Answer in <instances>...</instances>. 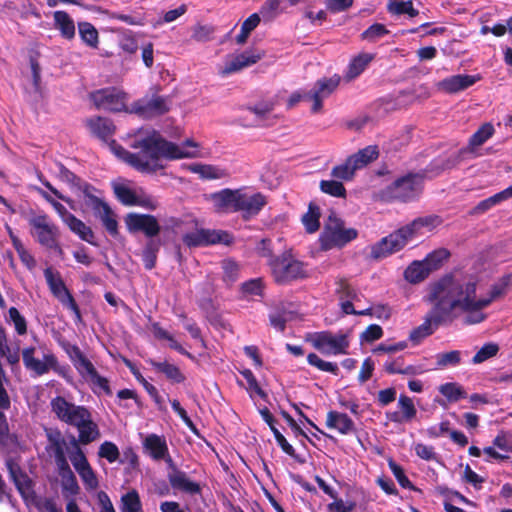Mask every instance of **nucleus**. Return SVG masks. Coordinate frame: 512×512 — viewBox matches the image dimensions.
Masks as SVG:
<instances>
[{"label": "nucleus", "instance_id": "obj_50", "mask_svg": "<svg viewBox=\"0 0 512 512\" xmlns=\"http://www.w3.org/2000/svg\"><path fill=\"white\" fill-rule=\"evenodd\" d=\"M439 391L443 396L452 402H456L459 399L466 397L465 391L457 383L443 384L439 387Z\"/></svg>", "mask_w": 512, "mask_h": 512}, {"label": "nucleus", "instance_id": "obj_21", "mask_svg": "<svg viewBox=\"0 0 512 512\" xmlns=\"http://www.w3.org/2000/svg\"><path fill=\"white\" fill-rule=\"evenodd\" d=\"M6 466L9 471L10 478L22 497L25 500L33 499L34 491L32 481L29 476L22 471L19 463L15 459L9 458L6 461Z\"/></svg>", "mask_w": 512, "mask_h": 512}, {"label": "nucleus", "instance_id": "obj_46", "mask_svg": "<svg viewBox=\"0 0 512 512\" xmlns=\"http://www.w3.org/2000/svg\"><path fill=\"white\" fill-rule=\"evenodd\" d=\"M122 512H141L142 505L138 493L132 490L121 497Z\"/></svg>", "mask_w": 512, "mask_h": 512}, {"label": "nucleus", "instance_id": "obj_29", "mask_svg": "<svg viewBox=\"0 0 512 512\" xmlns=\"http://www.w3.org/2000/svg\"><path fill=\"white\" fill-rule=\"evenodd\" d=\"M55 28L60 31L62 37L70 40L75 37V24L73 19L65 11H55L53 14Z\"/></svg>", "mask_w": 512, "mask_h": 512}, {"label": "nucleus", "instance_id": "obj_43", "mask_svg": "<svg viewBox=\"0 0 512 512\" xmlns=\"http://www.w3.org/2000/svg\"><path fill=\"white\" fill-rule=\"evenodd\" d=\"M189 169L204 179H219L225 175L222 169L208 164H193Z\"/></svg>", "mask_w": 512, "mask_h": 512}, {"label": "nucleus", "instance_id": "obj_37", "mask_svg": "<svg viewBox=\"0 0 512 512\" xmlns=\"http://www.w3.org/2000/svg\"><path fill=\"white\" fill-rule=\"evenodd\" d=\"M96 217L100 219L103 226L112 237L119 235L117 216L110 206L106 207Z\"/></svg>", "mask_w": 512, "mask_h": 512}, {"label": "nucleus", "instance_id": "obj_6", "mask_svg": "<svg viewBox=\"0 0 512 512\" xmlns=\"http://www.w3.org/2000/svg\"><path fill=\"white\" fill-rule=\"evenodd\" d=\"M422 183L419 174H407L385 187L381 191V197L386 201H411L421 193Z\"/></svg>", "mask_w": 512, "mask_h": 512}, {"label": "nucleus", "instance_id": "obj_28", "mask_svg": "<svg viewBox=\"0 0 512 512\" xmlns=\"http://www.w3.org/2000/svg\"><path fill=\"white\" fill-rule=\"evenodd\" d=\"M143 445L149 452L150 456L155 460L165 458L167 455L168 447L166 441L156 434L148 435L145 438Z\"/></svg>", "mask_w": 512, "mask_h": 512}, {"label": "nucleus", "instance_id": "obj_9", "mask_svg": "<svg viewBox=\"0 0 512 512\" xmlns=\"http://www.w3.org/2000/svg\"><path fill=\"white\" fill-rule=\"evenodd\" d=\"M113 190L117 199L125 206H139L148 210H155L158 207L157 200L141 188L115 183Z\"/></svg>", "mask_w": 512, "mask_h": 512}, {"label": "nucleus", "instance_id": "obj_59", "mask_svg": "<svg viewBox=\"0 0 512 512\" xmlns=\"http://www.w3.org/2000/svg\"><path fill=\"white\" fill-rule=\"evenodd\" d=\"M87 490H96L99 487L98 478L91 465L77 472Z\"/></svg>", "mask_w": 512, "mask_h": 512}, {"label": "nucleus", "instance_id": "obj_25", "mask_svg": "<svg viewBox=\"0 0 512 512\" xmlns=\"http://www.w3.org/2000/svg\"><path fill=\"white\" fill-rule=\"evenodd\" d=\"M168 480L172 488L183 491L188 494H198L201 491L200 485L188 478L186 473L173 468L168 474Z\"/></svg>", "mask_w": 512, "mask_h": 512}, {"label": "nucleus", "instance_id": "obj_4", "mask_svg": "<svg viewBox=\"0 0 512 512\" xmlns=\"http://www.w3.org/2000/svg\"><path fill=\"white\" fill-rule=\"evenodd\" d=\"M441 223L442 221L438 216L419 217L372 246L371 256L379 259L397 252L404 248L414 237L432 231Z\"/></svg>", "mask_w": 512, "mask_h": 512}, {"label": "nucleus", "instance_id": "obj_16", "mask_svg": "<svg viewBox=\"0 0 512 512\" xmlns=\"http://www.w3.org/2000/svg\"><path fill=\"white\" fill-rule=\"evenodd\" d=\"M262 57L263 53L256 51L227 55L224 62L218 66L217 73L222 77H227L257 63Z\"/></svg>", "mask_w": 512, "mask_h": 512}, {"label": "nucleus", "instance_id": "obj_19", "mask_svg": "<svg viewBox=\"0 0 512 512\" xmlns=\"http://www.w3.org/2000/svg\"><path fill=\"white\" fill-rule=\"evenodd\" d=\"M266 204L267 198L262 193L237 189V212L244 218L257 215Z\"/></svg>", "mask_w": 512, "mask_h": 512}, {"label": "nucleus", "instance_id": "obj_31", "mask_svg": "<svg viewBox=\"0 0 512 512\" xmlns=\"http://www.w3.org/2000/svg\"><path fill=\"white\" fill-rule=\"evenodd\" d=\"M378 154L379 153L376 146H367L364 149L359 150L357 153L351 155L349 159L354 168L358 170L376 160Z\"/></svg>", "mask_w": 512, "mask_h": 512}, {"label": "nucleus", "instance_id": "obj_41", "mask_svg": "<svg viewBox=\"0 0 512 512\" xmlns=\"http://www.w3.org/2000/svg\"><path fill=\"white\" fill-rule=\"evenodd\" d=\"M458 163L459 156L456 154L446 158H438L431 162L428 168V172L435 176L443 171L454 168Z\"/></svg>", "mask_w": 512, "mask_h": 512}, {"label": "nucleus", "instance_id": "obj_26", "mask_svg": "<svg viewBox=\"0 0 512 512\" xmlns=\"http://www.w3.org/2000/svg\"><path fill=\"white\" fill-rule=\"evenodd\" d=\"M326 425L328 428L334 429L342 435H347L355 431L354 422L346 414L337 411L328 412Z\"/></svg>", "mask_w": 512, "mask_h": 512}, {"label": "nucleus", "instance_id": "obj_8", "mask_svg": "<svg viewBox=\"0 0 512 512\" xmlns=\"http://www.w3.org/2000/svg\"><path fill=\"white\" fill-rule=\"evenodd\" d=\"M269 266L274 280L279 284H286L307 276L303 263L289 253L271 259Z\"/></svg>", "mask_w": 512, "mask_h": 512}, {"label": "nucleus", "instance_id": "obj_2", "mask_svg": "<svg viewBox=\"0 0 512 512\" xmlns=\"http://www.w3.org/2000/svg\"><path fill=\"white\" fill-rule=\"evenodd\" d=\"M430 298L449 324L459 312L466 314L464 323L469 325L478 324L486 318L482 310L487 307V302L477 298L476 283L472 280L442 279L433 288Z\"/></svg>", "mask_w": 512, "mask_h": 512}, {"label": "nucleus", "instance_id": "obj_10", "mask_svg": "<svg viewBox=\"0 0 512 512\" xmlns=\"http://www.w3.org/2000/svg\"><path fill=\"white\" fill-rule=\"evenodd\" d=\"M46 282L52 294L68 309H70L78 321L81 320V313L74 298L66 288L59 272L54 271L51 267L44 270Z\"/></svg>", "mask_w": 512, "mask_h": 512}, {"label": "nucleus", "instance_id": "obj_60", "mask_svg": "<svg viewBox=\"0 0 512 512\" xmlns=\"http://www.w3.org/2000/svg\"><path fill=\"white\" fill-rule=\"evenodd\" d=\"M13 247L17 251L22 263L29 269L33 270L36 267L35 258L26 250L20 239H13Z\"/></svg>", "mask_w": 512, "mask_h": 512}, {"label": "nucleus", "instance_id": "obj_63", "mask_svg": "<svg viewBox=\"0 0 512 512\" xmlns=\"http://www.w3.org/2000/svg\"><path fill=\"white\" fill-rule=\"evenodd\" d=\"M215 29L211 25L197 24L192 29V38L197 42H207L213 38Z\"/></svg>", "mask_w": 512, "mask_h": 512}, {"label": "nucleus", "instance_id": "obj_40", "mask_svg": "<svg viewBox=\"0 0 512 512\" xmlns=\"http://www.w3.org/2000/svg\"><path fill=\"white\" fill-rule=\"evenodd\" d=\"M149 363L159 372H162L166 375L168 379L171 381L180 383L184 380V376L182 375L179 368L168 362H157L154 360H150Z\"/></svg>", "mask_w": 512, "mask_h": 512}, {"label": "nucleus", "instance_id": "obj_13", "mask_svg": "<svg viewBox=\"0 0 512 512\" xmlns=\"http://www.w3.org/2000/svg\"><path fill=\"white\" fill-rule=\"evenodd\" d=\"M35 353V347H27L22 351L23 364L27 370L36 376H41L56 368L57 359L52 352L43 351L41 358L35 357Z\"/></svg>", "mask_w": 512, "mask_h": 512}, {"label": "nucleus", "instance_id": "obj_1", "mask_svg": "<svg viewBox=\"0 0 512 512\" xmlns=\"http://www.w3.org/2000/svg\"><path fill=\"white\" fill-rule=\"evenodd\" d=\"M91 133L104 142H108L111 151L121 160L141 172H155L162 169V158L176 160L198 156V144L187 140L180 145L165 140L155 130H139L130 139V147L138 150L131 153L119 146L110 138L115 132V126L106 118L93 117L87 120Z\"/></svg>", "mask_w": 512, "mask_h": 512}, {"label": "nucleus", "instance_id": "obj_15", "mask_svg": "<svg viewBox=\"0 0 512 512\" xmlns=\"http://www.w3.org/2000/svg\"><path fill=\"white\" fill-rule=\"evenodd\" d=\"M29 224L32 227V236L46 248L55 246L58 239V227L50 221L47 215H34L29 218Z\"/></svg>", "mask_w": 512, "mask_h": 512}, {"label": "nucleus", "instance_id": "obj_24", "mask_svg": "<svg viewBox=\"0 0 512 512\" xmlns=\"http://www.w3.org/2000/svg\"><path fill=\"white\" fill-rule=\"evenodd\" d=\"M276 106L274 98L262 99L254 105L249 106L247 109L255 115V122L257 125L272 124L275 119L272 112Z\"/></svg>", "mask_w": 512, "mask_h": 512}, {"label": "nucleus", "instance_id": "obj_49", "mask_svg": "<svg viewBox=\"0 0 512 512\" xmlns=\"http://www.w3.org/2000/svg\"><path fill=\"white\" fill-rule=\"evenodd\" d=\"M494 127L491 123L483 124L470 138L469 144L477 147L485 143L494 134Z\"/></svg>", "mask_w": 512, "mask_h": 512}, {"label": "nucleus", "instance_id": "obj_38", "mask_svg": "<svg viewBox=\"0 0 512 512\" xmlns=\"http://www.w3.org/2000/svg\"><path fill=\"white\" fill-rule=\"evenodd\" d=\"M511 283V275H505L501 277L492 287L488 297L480 298V301H486L487 306L494 300L502 297L506 294L508 287Z\"/></svg>", "mask_w": 512, "mask_h": 512}, {"label": "nucleus", "instance_id": "obj_54", "mask_svg": "<svg viewBox=\"0 0 512 512\" xmlns=\"http://www.w3.org/2000/svg\"><path fill=\"white\" fill-rule=\"evenodd\" d=\"M398 407L400 409V413L407 422H410L415 418L417 410L410 397L404 394L400 395L398 399Z\"/></svg>", "mask_w": 512, "mask_h": 512}, {"label": "nucleus", "instance_id": "obj_53", "mask_svg": "<svg viewBox=\"0 0 512 512\" xmlns=\"http://www.w3.org/2000/svg\"><path fill=\"white\" fill-rule=\"evenodd\" d=\"M388 34L389 30L383 24L375 23L361 34V38L374 43Z\"/></svg>", "mask_w": 512, "mask_h": 512}, {"label": "nucleus", "instance_id": "obj_5", "mask_svg": "<svg viewBox=\"0 0 512 512\" xmlns=\"http://www.w3.org/2000/svg\"><path fill=\"white\" fill-rule=\"evenodd\" d=\"M357 231L354 228L346 227L345 223L332 214L328 217L324 230L320 236L321 247L329 250L334 247H342L357 237Z\"/></svg>", "mask_w": 512, "mask_h": 512}, {"label": "nucleus", "instance_id": "obj_18", "mask_svg": "<svg viewBox=\"0 0 512 512\" xmlns=\"http://www.w3.org/2000/svg\"><path fill=\"white\" fill-rule=\"evenodd\" d=\"M124 222L130 233L141 231L148 237L157 236L161 230L156 217L150 214L128 213Z\"/></svg>", "mask_w": 512, "mask_h": 512}, {"label": "nucleus", "instance_id": "obj_27", "mask_svg": "<svg viewBox=\"0 0 512 512\" xmlns=\"http://www.w3.org/2000/svg\"><path fill=\"white\" fill-rule=\"evenodd\" d=\"M374 58V54L367 52H363L354 56L349 62L344 78L347 81H351L357 78L361 73L364 72V70L373 61Z\"/></svg>", "mask_w": 512, "mask_h": 512}, {"label": "nucleus", "instance_id": "obj_47", "mask_svg": "<svg viewBox=\"0 0 512 512\" xmlns=\"http://www.w3.org/2000/svg\"><path fill=\"white\" fill-rule=\"evenodd\" d=\"M499 352V345L494 342H489L484 344L473 356L472 363L473 364H481L486 360L493 358Z\"/></svg>", "mask_w": 512, "mask_h": 512}, {"label": "nucleus", "instance_id": "obj_14", "mask_svg": "<svg viewBox=\"0 0 512 512\" xmlns=\"http://www.w3.org/2000/svg\"><path fill=\"white\" fill-rule=\"evenodd\" d=\"M91 99L98 109L112 112L129 111L126 108L127 94L116 88H106L91 94Z\"/></svg>", "mask_w": 512, "mask_h": 512}, {"label": "nucleus", "instance_id": "obj_35", "mask_svg": "<svg viewBox=\"0 0 512 512\" xmlns=\"http://www.w3.org/2000/svg\"><path fill=\"white\" fill-rule=\"evenodd\" d=\"M73 353L72 360L76 369L83 377L89 379L96 372L93 364L83 355L79 348L74 347Z\"/></svg>", "mask_w": 512, "mask_h": 512}, {"label": "nucleus", "instance_id": "obj_12", "mask_svg": "<svg viewBox=\"0 0 512 512\" xmlns=\"http://www.w3.org/2000/svg\"><path fill=\"white\" fill-rule=\"evenodd\" d=\"M233 236L226 231L222 230H209L200 229L183 236V242L188 247H198L211 244H224L231 245L233 243Z\"/></svg>", "mask_w": 512, "mask_h": 512}, {"label": "nucleus", "instance_id": "obj_45", "mask_svg": "<svg viewBox=\"0 0 512 512\" xmlns=\"http://www.w3.org/2000/svg\"><path fill=\"white\" fill-rule=\"evenodd\" d=\"M436 366L438 369H443L449 366H456L461 362V352L452 350L449 352L438 353L435 356Z\"/></svg>", "mask_w": 512, "mask_h": 512}, {"label": "nucleus", "instance_id": "obj_56", "mask_svg": "<svg viewBox=\"0 0 512 512\" xmlns=\"http://www.w3.org/2000/svg\"><path fill=\"white\" fill-rule=\"evenodd\" d=\"M448 257L449 252L446 249L441 248L428 254L423 262L429 268L430 272H432L433 270H436Z\"/></svg>", "mask_w": 512, "mask_h": 512}, {"label": "nucleus", "instance_id": "obj_3", "mask_svg": "<svg viewBox=\"0 0 512 512\" xmlns=\"http://www.w3.org/2000/svg\"><path fill=\"white\" fill-rule=\"evenodd\" d=\"M50 407L59 421L77 429L81 444L87 445L100 437L99 428L86 407L69 402L62 396L54 397Z\"/></svg>", "mask_w": 512, "mask_h": 512}, {"label": "nucleus", "instance_id": "obj_42", "mask_svg": "<svg viewBox=\"0 0 512 512\" xmlns=\"http://www.w3.org/2000/svg\"><path fill=\"white\" fill-rule=\"evenodd\" d=\"M320 209L314 204H310L308 211L302 216V223L308 233H314L319 229Z\"/></svg>", "mask_w": 512, "mask_h": 512}, {"label": "nucleus", "instance_id": "obj_32", "mask_svg": "<svg viewBox=\"0 0 512 512\" xmlns=\"http://www.w3.org/2000/svg\"><path fill=\"white\" fill-rule=\"evenodd\" d=\"M79 443V439H73L70 446L67 448L68 457L76 472L90 465Z\"/></svg>", "mask_w": 512, "mask_h": 512}, {"label": "nucleus", "instance_id": "obj_62", "mask_svg": "<svg viewBox=\"0 0 512 512\" xmlns=\"http://www.w3.org/2000/svg\"><path fill=\"white\" fill-rule=\"evenodd\" d=\"M83 192L85 196V205L94 212L95 216H97L100 212H102L106 207L109 206L105 201L91 194L87 187L84 189Z\"/></svg>", "mask_w": 512, "mask_h": 512}, {"label": "nucleus", "instance_id": "obj_23", "mask_svg": "<svg viewBox=\"0 0 512 512\" xmlns=\"http://www.w3.org/2000/svg\"><path fill=\"white\" fill-rule=\"evenodd\" d=\"M209 199L218 213L237 212V190L223 189L211 194Z\"/></svg>", "mask_w": 512, "mask_h": 512}, {"label": "nucleus", "instance_id": "obj_7", "mask_svg": "<svg viewBox=\"0 0 512 512\" xmlns=\"http://www.w3.org/2000/svg\"><path fill=\"white\" fill-rule=\"evenodd\" d=\"M307 341L325 355H345L348 353L349 338L345 333L330 331L314 332L307 335Z\"/></svg>", "mask_w": 512, "mask_h": 512}, {"label": "nucleus", "instance_id": "obj_52", "mask_svg": "<svg viewBox=\"0 0 512 512\" xmlns=\"http://www.w3.org/2000/svg\"><path fill=\"white\" fill-rule=\"evenodd\" d=\"M307 361L310 365L316 367L320 371L329 372L334 375H337L339 372V368L336 363L325 361L315 353H310L307 356Z\"/></svg>", "mask_w": 512, "mask_h": 512}, {"label": "nucleus", "instance_id": "obj_39", "mask_svg": "<svg viewBox=\"0 0 512 512\" xmlns=\"http://www.w3.org/2000/svg\"><path fill=\"white\" fill-rule=\"evenodd\" d=\"M387 10L394 15L408 14L410 17H415L419 14L411 0H389Z\"/></svg>", "mask_w": 512, "mask_h": 512}, {"label": "nucleus", "instance_id": "obj_30", "mask_svg": "<svg viewBox=\"0 0 512 512\" xmlns=\"http://www.w3.org/2000/svg\"><path fill=\"white\" fill-rule=\"evenodd\" d=\"M65 224L73 233L78 235L80 239L92 245H96V243L94 242V233L92 229L89 226H87L82 220L72 215L71 217H68V220L65 222Z\"/></svg>", "mask_w": 512, "mask_h": 512}, {"label": "nucleus", "instance_id": "obj_17", "mask_svg": "<svg viewBox=\"0 0 512 512\" xmlns=\"http://www.w3.org/2000/svg\"><path fill=\"white\" fill-rule=\"evenodd\" d=\"M170 109V102L167 97L152 95L145 96L134 102L129 109L130 113L138 114L144 118H151L162 115Z\"/></svg>", "mask_w": 512, "mask_h": 512}, {"label": "nucleus", "instance_id": "obj_61", "mask_svg": "<svg viewBox=\"0 0 512 512\" xmlns=\"http://www.w3.org/2000/svg\"><path fill=\"white\" fill-rule=\"evenodd\" d=\"M83 192L85 196V205L94 212L95 216H97L100 212H102L106 207L109 206L105 201L91 194L87 187L84 189Z\"/></svg>", "mask_w": 512, "mask_h": 512}, {"label": "nucleus", "instance_id": "obj_20", "mask_svg": "<svg viewBox=\"0 0 512 512\" xmlns=\"http://www.w3.org/2000/svg\"><path fill=\"white\" fill-rule=\"evenodd\" d=\"M447 324L449 323L446 321V319L433 306L432 309L427 313L424 322L411 330L409 334V340L414 344H418L424 338L433 334L439 326Z\"/></svg>", "mask_w": 512, "mask_h": 512}, {"label": "nucleus", "instance_id": "obj_36", "mask_svg": "<svg viewBox=\"0 0 512 512\" xmlns=\"http://www.w3.org/2000/svg\"><path fill=\"white\" fill-rule=\"evenodd\" d=\"M78 31L81 40L91 48H97L99 44V34L97 29L89 22H79Z\"/></svg>", "mask_w": 512, "mask_h": 512}, {"label": "nucleus", "instance_id": "obj_55", "mask_svg": "<svg viewBox=\"0 0 512 512\" xmlns=\"http://www.w3.org/2000/svg\"><path fill=\"white\" fill-rule=\"evenodd\" d=\"M336 293L338 296H343L358 305L361 302V295L354 290L346 280L340 279L337 281Z\"/></svg>", "mask_w": 512, "mask_h": 512}, {"label": "nucleus", "instance_id": "obj_58", "mask_svg": "<svg viewBox=\"0 0 512 512\" xmlns=\"http://www.w3.org/2000/svg\"><path fill=\"white\" fill-rule=\"evenodd\" d=\"M264 284L261 278L251 279L241 285V291L244 295L255 297L262 296Z\"/></svg>", "mask_w": 512, "mask_h": 512}, {"label": "nucleus", "instance_id": "obj_34", "mask_svg": "<svg viewBox=\"0 0 512 512\" xmlns=\"http://www.w3.org/2000/svg\"><path fill=\"white\" fill-rule=\"evenodd\" d=\"M49 444L47 446V452L53 455L54 458L66 455L65 449L67 450V444L65 439L62 437L59 431H50L47 434Z\"/></svg>", "mask_w": 512, "mask_h": 512}, {"label": "nucleus", "instance_id": "obj_51", "mask_svg": "<svg viewBox=\"0 0 512 512\" xmlns=\"http://www.w3.org/2000/svg\"><path fill=\"white\" fill-rule=\"evenodd\" d=\"M356 168H354L353 164L350 163V159L348 158L343 164L335 166L331 170V176L335 180H351L354 176Z\"/></svg>", "mask_w": 512, "mask_h": 512}, {"label": "nucleus", "instance_id": "obj_48", "mask_svg": "<svg viewBox=\"0 0 512 512\" xmlns=\"http://www.w3.org/2000/svg\"><path fill=\"white\" fill-rule=\"evenodd\" d=\"M320 190L333 197L344 198L346 196V189L344 185L335 179L333 180H322L320 182Z\"/></svg>", "mask_w": 512, "mask_h": 512}, {"label": "nucleus", "instance_id": "obj_64", "mask_svg": "<svg viewBox=\"0 0 512 512\" xmlns=\"http://www.w3.org/2000/svg\"><path fill=\"white\" fill-rule=\"evenodd\" d=\"M98 455L107 459L110 463H113L118 460L120 452L114 443L105 441L100 445Z\"/></svg>", "mask_w": 512, "mask_h": 512}, {"label": "nucleus", "instance_id": "obj_57", "mask_svg": "<svg viewBox=\"0 0 512 512\" xmlns=\"http://www.w3.org/2000/svg\"><path fill=\"white\" fill-rule=\"evenodd\" d=\"M159 250V243L155 240H150L145 245L143 250V262L146 269L150 270L155 266L156 255Z\"/></svg>", "mask_w": 512, "mask_h": 512}, {"label": "nucleus", "instance_id": "obj_22", "mask_svg": "<svg viewBox=\"0 0 512 512\" xmlns=\"http://www.w3.org/2000/svg\"><path fill=\"white\" fill-rule=\"evenodd\" d=\"M481 75L458 74L447 77L437 83L439 90L453 94L463 91L481 80Z\"/></svg>", "mask_w": 512, "mask_h": 512}, {"label": "nucleus", "instance_id": "obj_33", "mask_svg": "<svg viewBox=\"0 0 512 512\" xmlns=\"http://www.w3.org/2000/svg\"><path fill=\"white\" fill-rule=\"evenodd\" d=\"M429 268L422 261H414L404 272L405 279L410 283H419L423 281L429 274Z\"/></svg>", "mask_w": 512, "mask_h": 512}, {"label": "nucleus", "instance_id": "obj_44", "mask_svg": "<svg viewBox=\"0 0 512 512\" xmlns=\"http://www.w3.org/2000/svg\"><path fill=\"white\" fill-rule=\"evenodd\" d=\"M61 487L63 496L70 500L73 496L77 495L80 491L77 479L74 473L61 475Z\"/></svg>", "mask_w": 512, "mask_h": 512}, {"label": "nucleus", "instance_id": "obj_11", "mask_svg": "<svg viewBox=\"0 0 512 512\" xmlns=\"http://www.w3.org/2000/svg\"><path fill=\"white\" fill-rule=\"evenodd\" d=\"M340 77L334 75L330 78L319 79L313 88L304 94V100L311 102V112L314 114L322 111V102L328 98L339 86Z\"/></svg>", "mask_w": 512, "mask_h": 512}]
</instances>
